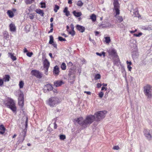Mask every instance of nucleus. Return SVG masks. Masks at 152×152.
Masks as SVG:
<instances>
[{
	"mask_svg": "<svg viewBox=\"0 0 152 152\" xmlns=\"http://www.w3.org/2000/svg\"><path fill=\"white\" fill-rule=\"evenodd\" d=\"M96 54L97 55H98V56H102V55H103V56H104V57L105 56V53L104 52H103L102 53H97V52L96 53Z\"/></svg>",
	"mask_w": 152,
	"mask_h": 152,
	"instance_id": "obj_46",
	"label": "nucleus"
},
{
	"mask_svg": "<svg viewBox=\"0 0 152 152\" xmlns=\"http://www.w3.org/2000/svg\"><path fill=\"white\" fill-rule=\"evenodd\" d=\"M33 55V53L32 52H28L27 53V56L29 57H31Z\"/></svg>",
	"mask_w": 152,
	"mask_h": 152,
	"instance_id": "obj_47",
	"label": "nucleus"
},
{
	"mask_svg": "<svg viewBox=\"0 0 152 152\" xmlns=\"http://www.w3.org/2000/svg\"><path fill=\"white\" fill-rule=\"evenodd\" d=\"M94 120V116L91 115L87 116L84 119L83 117H80L75 120V122L84 128L89 126Z\"/></svg>",
	"mask_w": 152,
	"mask_h": 152,
	"instance_id": "obj_1",
	"label": "nucleus"
},
{
	"mask_svg": "<svg viewBox=\"0 0 152 152\" xmlns=\"http://www.w3.org/2000/svg\"><path fill=\"white\" fill-rule=\"evenodd\" d=\"M126 63L127 65H131L132 64V62L131 61H126Z\"/></svg>",
	"mask_w": 152,
	"mask_h": 152,
	"instance_id": "obj_51",
	"label": "nucleus"
},
{
	"mask_svg": "<svg viewBox=\"0 0 152 152\" xmlns=\"http://www.w3.org/2000/svg\"><path fill=\"white\" fill-rule=\"evenodd\" d=\"M18 93V104L19 106L22 107L24 105L23 94V93L20 92Z\"/></svg>",
	"mask_w": 152,
	"mask_h": 152,
	"instance_id": "obj_7",
	"label": "nucleus"
},
{
	"mask_svg": "<svg viewBox=\"0 0 152 152\" xmlns=\"http://www.w3.org/2000/svg\"><path fill=\"white\" fill-rule=\"evenodd\" d=\"M29 17L31 19H33L34 17V15L32 14H29Z\"/></svg>",
	"mask_w": 152,
	"mask_h": 152,
	"instance_id": "obj_45",
	"label": "nucleus"
},
{
	"mask_svg": "<svg viewBox=\"0 0 152 152\" xmlns=\"http://www.w3.org/2000/svg\"><path fill=\"white\" fill-rule=\"evenodd\" d=\"M64 84V83L62 80H58L54 82V85L56 87L60 86Z\"/></svg>",
	"mask_w": 152,
	"mask_h": 152,
	"instance_id": "obj_15",
	"label": "nucleus"
},
{
	"mask_svg": "<svg viewBox=\"0 0 152 152\" xmlns=\"http://www.w3.org/2000/svg\"><path fill=\"white\" fill-rule=\"evenodd\" d=\"M53 43V38L52 35H50V40L49 41V43L51 44Z\"/></svg>",
	"mask_w": 152,
	"mask_h": 152,
	"instance_id": "obj_31",
	"label": "nucleus"
},
{
	"mask_svg": "<svg viewBox=\"0 0 152 152\" xmlns=\"http://www.w3.org/2000/svg\"><path fill=\"white\" fill-rule=\"evenodd\" d=\"M52 131H53V129H50V127H48L47 132L49 131V133H50V132H51Z\"/></svg>",
	"mask_w": 152,
	"mask_h": 152,
	"instance_id": "obj_50",
	"label": "nucleus"
},
{
	"mask_svg": "<svg viewBox=\"0 0 152 152\" xmlns=\"http://www.w3.org/2000/svg\"><path fill=\"white\" fill-rule=\"evenodd\" d=\"M10 31L12 32H15L16 31V28L15 24L13 23H11L9 26Z\"/></svg>",
	"mask_w": 152,
	"mask_h": 152,
	"instance_id": "obj_20",
	"label": "nucleus"
},
{
	"mask_svg": "<svg viewBox=\"0 0 152 152\" xmlns=\"http://www.w3.org/2000/svg\"><path fill=\"white\" fill-rule=\"evenodd\" d=\"M147 27V29L148 30H152V28H151V26H148Z\"/></svg>",
	"mask_w": 152,
	"mask_h": 152,
	"instance_id": "obj_55",
	"label": "nucleus"
},
{
	"mask_svg": "<svg viewBox=\"0 0 152 152\" xmlns=\"http://www.w3.org/2000/svg\"><path fill=\"white\" fill-rule=\"evenodd\" d=\"M84 93H86L87 94H88V95H90L91 94V92L90 91H84Z\"/></svg>",
	"mask_w": 152,
	"mask_h": 152,
	"instance_id": "obj_58",
	"label": "nucleus"
},
{
	"mask_svg": "<svg viewBox=\"0 0 152 152\" xmlns=\"http://www.w3.org/2000/svg\"><path fill=\"white\" fill-rule=\"evenodd\" d=\"M10 77L9 75H5L3 77L2 79H1V86H2L4 82H8L10 80Z\"/></svg>",
	"mask_w": 152,
	"mask_h": 152,
	"instance_id": "obj_12",
	"label": "nucleus"
},
{
	"mask_svg": "<svg viewBox=\"0 0 152 152\" xmlns=\"http://www.w3.org/2000/svg\"><path fill=\"white\" fill-rule=\"evenodd\" d=\"M41 5V7L42 8H45L46 7L45 3L44 2H41L40 3Z\"/></svg>",
	"mask_w": 152,
	"mask_h": 152,
	"instance_id": "obj_40",
	"label": "nucleus"
},
{
	"mask_svg": "<svg viewBox=\"0 0 152 152\" xmlns=\"http://www.w3.org/2000/svg\"><path fill=\"white\" fill-rule=\"evenodd\" d=\"M107 113L105 110L98 111L94 115V120L96 121H99L104 118Z\"/></svg>",
	"mask_w": 152,
	"mask_h": 152,
	"instance_id": "obj_5",
	"label": "nucleus"
},
{
	"mask_svg": "<svg viewBox=\"0 0 152 152\" xmlns=\"http://www.w3.org/2000/svg\"><path fill=\"white\" fill-rule=\"evenodd\" d=\"M131 65H127V68L128 69L129 71H131L132 67L130 66Z\"/></svg>",
	"mask_w": 152,
	"mask_h": 152,
	"instance_id": "obj_53",
	"label": "nucleus"
},
{
	"mask_svg": "<svg viewBox=\"0 0 152 152\" xmlns=\"http://www.w3.org/2000/svg\"><path fill=\"white\" fill-rule=\"evenodd\" d=\"M8 56L10 57L13 61H15L16 59L15 56H14L13 54L11 53H8Z\"/></svg>",
	"mask_w": 152,
	"mask_h": 152,
	"instance_id": "obj_27",
	"label": "nucleus"
},
{
	"mask_svg": "<svg viewBox=\"0 0 152 152\" xmlns=\"http://www.w3.org/2000/svg\"><path fill=\"white\" fill-rule=\"evenodd\" d=\"M68 7H66L63 10L64 13H65V15L66 16H68L70 15V12L69 11H68Z\"/></svg>",
	"mask_w": 152,
	"mask_h": 152,
	"instance_id": "obj_23",
	"label": "nucleus"
},
{
	"mask_svg": "<svg viewBox=\"0 0 152 152\" xmlns=\"http://www.w3.org/2000/svg\"><path fill=\"white\" fill-rule=\"evenodd\" d=\"M31 74L33 76H35L37 78L40 79L42 77V73L39 71L33 70L31 71Z\"/></svg>",
	"mask_w": 152,
	"mask_h": 152,
	"instance_id": "obj_10",
	"label": "nucleus"
},
{
	"mask_svg": "<svg viewBox=\"0 0 152 152\" xmlns=\"http://www.w3.org/2000/svg\"><path fill=\"white\" fill-rule=\"evenodd\" d=\"M103 95L104 93L102 91H100L98 94L99 97L101 98H102L103 97Z\"/></svg>",
	"mask_w": 152,
	"mask_h": 152,
	"instance_id": "obj_44",
	"label": "nucleus"
},
{
	"mask_svg": "<svg viewBox=\"0 0 152 152\" xmlns=\"http://www.w3.org/2000/svg\"><path fill=\"white\" fill-rule=\"evenodd\" d=\"M24 83L22 81H21L19 82V86L20 88H21L23 87Z\"/></svg>",
	"mask_w": 152,
	"mask_h": 152,
	"instance_id": "obj_35",
	"label": "nucleus"
},
{
	"mask_svg": "<svg viewBox=\"0 0 152 152\" xmlns=\"http://www.w3.org/2000/svg\"><path fill=\"white\" fill-rule=\"evenodd\" d=\"M73 15L76 17H80L82 15L81 12H77L76 11H74L73 12Z\"/></svg>",
	"mask_w": 152,
	"mask_h": 152,
	"instance_id": "obj_22",
	"label": "nucleus"
},
{
	"mask_svg": "<svg viewBox=\"0 0 152 152\" xmlns=\"http://www.w3.org/2000/svg\"><path fill=\"white\" fill-rule=\"evenodd\" d=\"M118 15H116H116H115V17L116 18H117L118 20L117 21H118L119 22H121L123 21V18L122 16H117Z\"/></svg>",
	"mask_w": 152,
	"mask_h": 152,
	"instance_id": "obj_26",
	"label": "nucleus"
},
{
	"mask_svg": "<svg viewBox=\"0 0 152 152\" xmlns=\"http://www.w3.org/2000/svg\"><path fill=\"white\" fill-rule=\"evenodd\" d=\"M76 28L77 30L81 33L83 32L85 30L84 27L79 25H77L76 26Z\"/></svg>",
	"mask_w": 152,
	"mask_h": 152,
	"instance_id": "obj_17",
	"label": "nucleus"
},
{
	"mask_svg": "<svg viewBox=\"0 0 152 152\" xmlns=\"http://www.w3.org/2000/svg\"><path fill=\"white\" fill-rule=\"evenodd\" d=\"M101 78V76L99 74H97L95 75V79L97 80Z\"/></svg>",
	"mask_w": 152,
	"mask_h": 152,
	"instance_id": "obj_34",
	"label": "nucleus"
},
{
	"mask_svg": "<svg viewBox=\"0 0 152 152\" xmlns=\"http://www.w3.org/2000/svg\"><path fill=\"white\" fill-rule=\"evenodd\" d=\"M4 102L7 107L10 109L14 113H16L17 108L15 102L12 99L8 97Z\"/></svg>",
	"mask_w": 152,
	"mask_h": 152,
	"instance_id": "obj_2",
	"label": "nucleus"
},
{
	"mask_svg": "<svg viewBox=\"0 0 152 152\" xmlns=\"http://www.w3.org/2000/svg\"><path fill=\"white\" fill-rule=\"evenodd\" d=\"M58 39L59 41H66V39L65 38H63L62 37H58Z\"/></svg>",
	"mask_w": 152,
	"mask_h": 152,
	"instance_id": "obj_41",
	"label": "nucleus"
},
{
	"mask_svg": "<svg viewBox=\"0 0 152 152\" xmlns=\"http://www.w3.org/2000/svg\"><path fill=\"white\" fill-rule=\"evenodd\" d=\"M59 7L58 6L56 5H55V7L54 9V11L55 12H57L58 10H59Z\"/></svg>",
	"mask_w": 152,
	"mask_h": 152,
	"instance_id": "obj_36",
	"label": "nucleus"
},
{
	"mask_svg": "<svg viewBox=\"0 0 152 152\" xmlns=\"http://www.w3.org/2000/svg\"><path fill=\"white\" fill-rule=\"evenodd\" d=\"M70 27H71V28L72 30L74 31V25L72 23L70 24Z\"/></svg>",
	"mask_w": 152,
	"mask_h": 152,
	"instance_id": "obj_49",
	"label": "nucleus"
},
{
	"mask_svg": "<svg viewBox=\"0 0 152 152\" xmlns=\"http://www.w3.org/2000/svg\"><path fill=\"white\" fill-rule=\"evenodd\" d=\"M25 2L27 4H30L34 0H25Z\"/></svg>",
	"mask_w": 152,
	"mask_h": 152,
	"instance_id": "obj_42",
	"label": "nucleus"
},
{
	"mask_svg": "<svg viewBox=\"0 0 152 152\" xmlns=\"http://www.w3.org/2000/svg\"><path fill=\"white\" fill-rule=\"evenodd\" d=\"M59 68L58 66L57 65L56 66L53 68V74L56 75L57 76L58 75L59 73Z\"/></svg>",
	"mask_w": 152,
	"mask_h": 152,
	"instance_id": "obj_16",
	"label": "nucleus"
},
{
	"mask_svg": "<svg viewBox=\"0 0 152 152\" xmlns=\"http://www.w3.org/2000/svg\"><path fill=\"white\" fill-rule=\"evenodd\" d=\"M25 133H22V134L20 135V137L18 139V142L19 143H22L24 140L25 136Z\"/></svg>",
	"mask_w": 152,
	"mask_h": 152,
	"instance_id": "obj_18",
	"label": "nucleus"
},
{
	"mask_svg": "<svg viewBox=\"0 0 152 152\" xmlns=\"http://www.w3.org/2000/svg\"><path fill=\"white\" fill-rule=\"evenodd\" d=\"M138 56V53L137 51H135L132 52V56L133 59H136Z\"/></svg>",
	"mask_w": 152,
	"mask_h": 152,
	"instance_id": "obj_21",
	"label": "nucleus"
},
{
	"mask_svg": "<svg viewBox=\"0 0 152 152\" xmlns=\"http://www.w3.org/2000/svg\"><path fill=\"white\" fill-rule=\"evenodd\" d=\"M54 129H56L57 128V124H56V122H55L54 123Z\"/></svg>",
	"mask_w": 152,
	"mask_h": 152,
	"instance_id": "obj_60",
	"label": "nucleus"
},
{
	"mask_svg": "<svg viewBox=\"0 0 152 152\" xmlns=\"http://www.w3.org/2000/svg\"><path fill=\"white\" fill-rule=\"evenodd\" d=\"M108 92H106L105 93V95L104 96V97L106 98L108 96Z\"/></svg>",
	"mask_w": 152,
	"mask_h": 152,
	"instance_id": "obj_56",
	"label": "nucleus"
},
{
	"mask_svg": "<svg viewBox=\"0 0 152 152\" xmlns=\"http://www.w3.org/2000/svg\"><path fill=\"white\" fill-rule=\"evenodd\" d=\"M142 33L141 32H140V33H139L138 34H133V35H134V36H135V37H139L140 36H141L142 35Z\"/></svg>",
	"mask_w": 152,
	"mask_h": 152,
	"instance_id": "obj_43",
	"label": "nucleus"
},
{
	"mask_svg": "<svg viewBox=\"0 0 152 152\" xmlns=\"http://www.w3.org/2000/svg\"><path fill=\"white\" fill-rule=\"evenodd\" d=\"M90 19H91L92 21H95L96 20V16L94 14H92L91 16Z\"/></svg>",
	"mask_w": 152,
	"mask_h": 152,
	"instance_id": "obj_32",
	"label": "nucleus"
},
{
	"mask_svg": "<svg viewBox=\"0 0 152 152\" xmlns=\"http://www.w3.org/2000/svg\"><path fill=\"white\" fill-rule=\"evenodd\" d=\"M7 13L10 18H12L14 16V15L13 13L10 10H8Z\"/></svg>",
	"mask_w": 152,
	"mask_h": 152,
	"instance_id": "obj_25",
	"label": "nucleus"
},
{
	"mask_svg": "<svg viewBox=\"0 0 152 152\" xmlns=\"http://www.w3.org/2000/svg\"><path fill=\"white\" fill-rule=\"evenodd\" d=\"M68 33L71 34L72 36H74L75 34V32L74 31H69Z\"/></svg>",
	"mask_w": 152,
	"mask_h": 152,
	"instance_id": "obj_39",
	"label": "nucleus"
},
{
	"mask_svg": "<svg viewBox=\"0 0 152 152\" xmlns=\"http://www.w3.org/2000/svg\"><path fill=\"white\" fill-rule=\"evenodd\" d=\"M60 103V100L57 97H51L48 99L46 102L47 104L51 107H56Z\"/></svg>",
	"mask_w": 152,
	"mask_h": 152,
	"instance_id": "obj_3",
	"label": "nucleus"
},
{
	"mask_svg": "<svg viewBox=\"0 0 152 152\" xmlns=\"http://www.w3.org/2000/svg\"><path fill=\"white\" fill-rule=\"evenodd\" d=\"M68 65L70 66H72L73 64H72V62L71 61L70 62H69L68 63Z\"/></svg>",
	"mask_w": 152,
	"mask_h": 152,
	"instance_id": "obj_61",
	"label": "nucleus"
},
{
	"mask_svg": "<svg viewBox=\"0 0 152 152\" xmlns=\"http://www.w3.org/2000/svg\"><path fill=\"white\" fill-rule=\"evenodd\" d=\"M149 130L146 129L144 131V135L148 140L151 139L152 136Z\"/></svg>",
	"mask_w": 152,
	"mask_h": 152,
	"instance_id": "obj_13",
	"label": "nucleus"
},
{
	"mask_svg": "<svg viewBox=\"0 0 152 152\" xmlns=\"http://www.w3.org/2000/svg\"><path fill=\"white\" fill-rule=\"evenodd\" d=\"M72 73L73 72L72 71H70L68 75L69 76V80H72V81L74 80V79L75 78V75H73Z\"/></svg>",
	"mask_w": 152,
	"mask_h": 152,
	"instance_id": "obj_19",
	"label": "nucleus"
},
{
	"mask_svg": "<svg viewBox=\"0 0 152 152\" xmlns=\"http://www.w3.org/2000/svg\"><path fill=\"white\" fill-rule=\"evenodd\" d=\"M61 35L63 36H64L65 37H68V36L67 35H66L64 33H63V34H61Z\"/></svg>",
	"mask_w": 152,
	"mask_h": 152,
	"instance_id": "obj_62",
	"label": "nucleus"
},
{
	"mask_svg": "<svg viewBox=\"0 0 152 152\" xmlns=\"http://www.w3.org/2000/svg\"><path fill=\"white\" fill-rule=\"evenodd\" d=\"M105 41L107 43H109L110 41V38L109 37H106L105 38Z\"/></svg>",
	"mask_w": 152,
	"mask_h": 152,
	"instance_id": "obj_37",
	"label": "nucleus"
},
{
	"mask_svg": "<svg viewBox=\"0 0 152 152\" xmlns=\"http://www.w3.org/2000/svg\"><path fill=\"white\" fill-rule=\"evenodd\" d=\"M110 54L116 59V61L114 62V64L116 65H118L120 61L118 56L117 54L116 51L115 49H113L110 51Z\"/></svg>",
	"mask_w": 152,
	"mask_h": 152,
	"instance_id": "obj_6",
	"label": "nucleus"
},
{
	"mask_svg": "<svg viewBox=\"0 0 152 152\" xmlns=\"http://www.w3.org/2000/svg\"><path fill=\"white\" fill-rule=\"evenodd\" d=\"M7 130L4 127V126L2 125H1V135H2L4 136H7V134L6 132Z\"/></svg>",
	"mask_w": 152,
	"mask_h": 152,
	"instance_id": "obj_14",
	"label": "nucleus"
},
{
	"mask_svg": "<svg viewBox=\"0 0 152 152\" xmlns=\"http://www.w3.org/2000/svg\"><path fill=\"white\" fill-rule=\"evenodd\" d=\"M113 5L114 7L113 10L115 11L116 15H119L120 14V5L118 0H113Z\"/></svg>",
	"mask_w": 152,
	"mask_h": 152,
	"instance_id": "obj_8",
	"label": "nucleus"
},
{
	"mask_svg": "<svg viewBox=\"0 0 152 152\" xmlns=\"http://www.w3.org/2000/svg\"><path fill=\"white\" fill-rule=\"evenodd\" d=\"M3 35L4 38L6 39H7L9 37V35L7 31H5L3 33Z\"/></svg>",
	"mask_w": 152,
	"mask_h": 152,
	"instance_id": "obj_28",
	"label": "nucleus"
},
{
	"mask_svg": "<svg viewBox=\"0 0 152 152\" xmlns=\"http://www.w3.org/2000/svg\"><path fill=\"white\" fill-rule=\"evenodd\" d=\"M139 12L137 11H135L133 12V16L134 17H139Z\"/></svg>",
	"mask_w": 152,
	"mask_h": 152,
	"instance_id": "obj_30",
	"label": "nucleus"
},
{
	"mask_svg": "<svg viewBox=\"0 0 152 152\" xmlns=\"http://www.w3.org/2000/svg\"><path fill=\"white\" fill-rule=\"evenodd\" d=\"M66 65L64 63H63L61 65V67L63 70H65L66 69Z\"/></svg>",
	"mask_w": 152,
	"mask_h": 152,
	"instance_id": "obj_29",
	"label": "nucleus"
},
{
	"mask_svg": "<svg viewBox=\"0 0 152 152\" xmlns=\"http://www.w3.org/2000/svg\"><path fill=\"white\" fill-rule=\"evenodd\" d=\"M94 33H95V35L96 36H97L99 34V32L97 31H95Z\"/></svg>",
	"mask_w": 152,
	"mask_h": 152,
	"instance_id": "obj_59",
	"label": "nucleus"
},
{
	"mask_svg": "<svg viewBox=\"0 0 152 152\" xmlns=\"http://www.w3.org/2000/svg\"><path fill=\"white\" fill-rule=\"evenodd\" d=\"M102 86V84H101V83H98L97 84V87L98 88H100L101 86Z\"/></svg>",
	"mask_w": 152,
	"mask_h": 152,
	"instance_id": "obj_54",
	"label": "nucleus"
},
{
	"mask_svg": "<svg viewBox=\"0 0 152 152\" xmlns=\"http://www.w3.org/2000/svg\"><path fill=\"white\" fill-rule=\"evenodd\" d=\"M60 139L61 140H64L66 138V136L64 135L61 134L60 136Z\"/></svg>",
	"mask_w": 152,
	"mask_h": 152,
	"instance_id": "obj_38",
	"label": "nucleus"
},
{
	"mask_svg": "<svg viewBox=\"0 0 152 152\" xmlns=\"http://www.w3.org/2000/svg\"><path fill=\"white\" fill-rule=\"evenodd\" d=\"M119 148V146H115L113 147V149L114 150H118Z\"/></svg>",
	"mask_w": 152,
	"mask_h": 152,
	"instance_id": "obj_48",
	"label": "nucleus"
},
{
	"mask_svg": "<svg viewBox=\"0 0 152 152\" xmlns=\"http://www.w3.org/2000/svg\"><path fill=\"white\" fill-rule=\"evenodd\" d=\"M43 64L44 67L45 69V74L46 75H47L48 68L50 66V62H49L47 59L45 58L43 62Z\"/></svg>",
	"mask_w": 152,
	"mask_h": 152,
	"instance_id": "obj_9",
	"label": "nucleus"
},
{
	"mask_svg": "<svg viewBox=\"0 0 152 152\" xmlns=\"http://www.w3.org/2000/svg\"><path fill=\"white\" fill-rule=\"evenodd\" d=\"M68 3L69 4H71L72 3V0H68Z\"/></svg>",
	"mask_w": 152,
	"mask_h": 152,
	"instance_id": "obj_63",
	"label": "nucleus"
},
{
	"mask_svg": "<svg viewBox=\"0 0 152 152\" xmlns=\"http://www.w3.org/2000/svg\"><path fill=\"white\" fill-rule=\"evenodd\" d=\"M77 5L79 7H82L83 4V2L81 1H79L77 2Z\"/></svg>",
	"mask_w": 152,
	"mask_h": 152,
	"instance_id": "obj_33",
	"label": "nucleus"
},
{
	"mask_svg": "<svg viewBox=\"0 0 152 152\" xmlns=\"http://www.w3.org/2000/svg\"><path fill=\"white\" fill-rule=\"evenodd\" d=\"M107 89V87H102L101 88V91H103L104 90L105 91H106Z\"/></svg>",
	"mask_w": 152,
	"mask_h": 152,
	"instance_id": "obj_52",
	"label": "nucleus"
},
{
	"mask_svg": "<svg viewBox=\"0 0 152 152\" xmlns=\"http://www.w3.org/2000/svg\"><path fill=\"white\" fill-rule=\"evenodd\" d=\"M53 23H51L50 24V28H53Z\"/></svg>",
	"mask_w": 152,
	"mask_h": 152,
	"instance_id": "obj_64",
	"label": "nucleus"
},
{
	"mask_svg": "<svg viewBox=\"0 0 152 152\" xmlns=\"http://www.w3.org/2000/svg\"><path fill=\"white\" fill-rule=\"evenodd\" d=\"M52 44L54 48H57V44L56 43H53Z\"/></svg>",
	"mask_w": 152,
	"mask_h": 152,
	"instance_id": "obj_57",
	"label": "nucleus"
},
{
	"mask_svg": "<svg viewBox=\"0 0 152 152\" xmlns=\"http://www.w3.org/2000/svg\"><path fill=\"white\" fill-rule=\"evenodd\" d=\"M144 93L147 98L150 100L152 98V89L151 86L149 85H147L144 87Z\"/></svg>",
	"mask_w": 152,
	"mask_h": 152,
	"instance_id": "obj_4",
	"label": "nucleus"
},
{
	"mask_svg": "<svg viewBox=\"0 0 152 152\" xmlns=\"http://www.w3.org/2000/svg\"><path fill=\"white\" fill-rule=\"evenodd\" d=\"M53 89L52 85L50 84H48L45 85L44 87V92L46 93L51 91Z\"/></svg>",
	"mask_w": 152,
	"mask_h": 152,
	"instance_id": "obj_11",
	"label": "nucleus"
},
{
	"mask_svg": "<svg viewBox=\"0 0 152 152\" xmlns=\"http://www.w3.org/2000/svg\"><path fill=\"white\" fill-rule=\"evenodd\" d=\"M36 12L39 14L41 16L43 17L44 13L43 11L40 9H37L36 10Z\"/></svg>",
	"mask_w": 152,
	"mask_h": 152,
	"instance_id": "obj_24",
	"label": "nucleus"
}]
</instances>
